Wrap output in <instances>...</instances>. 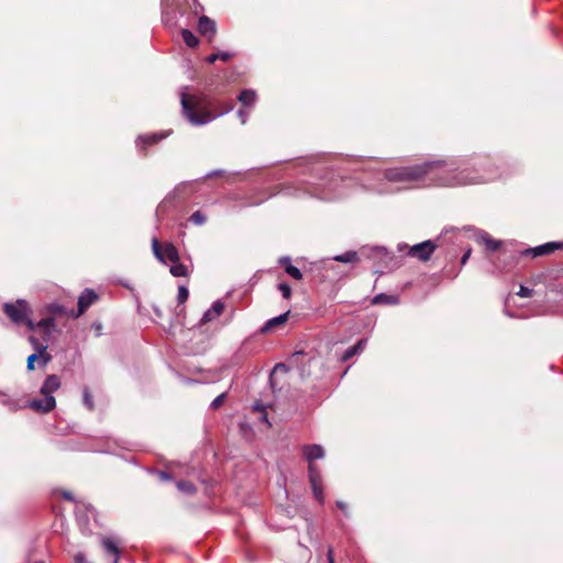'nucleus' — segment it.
<instances>
[{
  "label": "nucleus",
  "instance_id": "f257e3e1",
  "mask_svg": "<svg viewBox=\"0 0 563 563\" xmlns=\"http://www.w3.org/2000/svg\"><path fill=\"white\" fill-rule=\"evenodd\" d=\"M500 176L501 173L487 156L473 157L459 166L435 159L417 165L389 167L384 170L385 179L390 183L437 187L482 184Z\"/></svg>",
  "mask_w": 563,
  "mask_h": 563
},
{
  "label": "nucleus",
  "instance_id": "f03ea898",
  "mask_svg": "<svg viewBox=\"0 0 563 563\" xmlns=\"http://www.w3.org/2000/svg\"><path fill=\"white\" fill-rule=\"evenodd\" d=\"M180 103H181V110H183L185 118L192 125H205V124L211 122L212 120H214L218 115L228 113L233 109V103L231 101L218 114H212V112L209 111L202 104V101L198 97L190 96L186 92H181Z\"/></svg>",
  "mask_w": 563,
  "mask_h": 563
},
{
  "label": "nucleus",
  "instance_id": "7ed1b4c3",
  "mask_svg": "<svg viewBox=\"0 0 563 563\" xmlns=\"http://www.w3.org/2000/svg\"><path fill=\"white\" fill-rule=\"evenodd\" d=\"M302 452L306 460L310 462L308 473L313 496L320 504H323L324 495L322 489V477L318 467L311 464V462L314 460L322 459L324 456V450L319 444H311L303 446Z\"/></svg>",
  "mask_w": 563,
  "mask_h": 563
},
{
  "label": "nucleus",
  "instance_id": "20e7f679",
  "mask_svg": "<svg viewBox=\"0 0 563 563\" xmlns=\"http://www.w3.org/2000/svg\"><path fill=\"white\" fill-rule=\"evenodd\" d=\"M435 249H437V244L431 240H427L421 243H417L410 247L407 244H398L399 252L408 250L407 254L410 257L417 258L422 262L430 260V257L433 254V252L435 251Z\"/></svg>",
  "mask_w": 563,
  "mask_h": 563
},
{
  "label": "nucleus",
  "instance_id": "39448f33",
  "mask_svg": "<svg viewBox=\"0 0 563 563\" xmlns=\"http://www.w3.org/2000/svg\"><path fill=\"white\" fill-rule=\"evenodd\" d=\"M3 311L12 322L20 324L26 320L29 305L25 300L19 299L14 303H4Z\"/></svg>",
  "mask_w": 563,
  "mask_h": 563
},
{
  "label": "nucleus",
  "instance_id": "423d86ee",
  "mask_svg": "<svg viewBox=\"0 0 563 563\" xmlns=\"http://www.w3.org/2000/svg\"><path fill=\"white\" fill-rule=\"evenodd\" d=\"M563 249V242H548L542 245L526 249L521 252L522 256H543L553 253L556 250Z\"/></svg>",
  "mask_w": 563,
  "mask_h": 563
},
{
  "label": "nucleus",
  "instance_id": "0eeeda50",
  "mask_svg": "<svg viewBox=\"0 0 563 563\" xmlns=\"http://www.w3.org/2000/svg\"><path fill=\"white\" fill-rule=\"evenodd\" d=\"M98 299L97 294L92 289H85L78 298V310H70L69 316L78 318L81 316L96 300Z\"/></svg>",
  "mask_w": 563,
  "mask_h": 563
},
{
  "label": "nucleus",
  "instance_id": "6e6552de",
  "mask_svg": "<svg viewBox=\"0 0 563 563\" xmlns=\"http://www.w3.org/2000/svg\"><path fill=\"white\" fill-rule=\"evenodd\" d=\"M56 406L54 396L42 395L41 398L30 400L29 407L36 412L46 413L53 410Z\"/></svg>",
  "mask_w": 563,
  "mask_h": 563
},
{
  "label": "nucleus",
  "instance_id": "1a4fd4ad",
  "mask_svg": "<svg viewBox=\"0 0 563 563\" xmlns=\"http://www.w3.org/2000/svg\"><path fill=\"white\" fill-rule=\"evenodd\" d=\"M368 257L373 260H378L385 264V267L387 268H394L398 265L395 257L389 254V252L382 246H374L369 250V253L367 255Z\"/></svg>",
  "mask_w": 563,
  "mask_h": 563
},
{
  "label": "nucleus",
  "instance_id": "9d476101",
  "mask_svg": "<svg viewBox=\"0 0 563 563\" xmlns=\"http://www.w3.org/2000/svg\"><path fill=\"white\" fill-rule=\"evenodd\" d=\"M101 545L103 550L114 556L113 563H119V556H120V549H119V542L113 538L109 536H103L100 539Z\"/></svg>",
  "mask_w": 563,
  "mask_h": 563
},
{
  "label": "nucleus",
  "instance_id": "9b49d317",
  "mask_svg": "<svg viewBox=\"0 0 563 563\" xmlns=\"http://www.w3.org/2000/svg\"><path fill=\"white\" fill-rule=\"evenodd\" d=\"M29 342L34 349V353L41 355V366H45L52 360L51 355L46 353L47 344L41 342L34 335L29 336Z\"/></svg>",
  "mask_w": 563,
  "mask_h": 563
},
{
  "label": "nucleus",
  "instance_id": "f8f14e48",
  "mask_svg": "<svg viewBox=\"0 0 563 563\" xmlns=\"http://www.w3.org/2000/svg\"><path fill=\"white\" fill-rule=\"evenodd\" d=\"M60 387V379L57 375L55 374H52V375H48L42 387H41V395H48V396H53V394L58 390Z\"/></svg>",
  "mask_w": 563,
  "mask_h": 563
},
{
  "label": "nucleus",
  "instance_id": "ddd939ff",
  "mask_svg": "<svg viewBox=\"0 0 563 563\" xmlns=\"http://www.w3.org/2000/svg\"><path fill=\"white\" fill-rule=\"evenodd\" d=\"M289 311L267 320L260 329V333H269L274 328L284 324L288 320Z\"/></svg>",
  "mask_w": 563,
  "mask_h": 563
},
{
  "label": "nucleus",
  "instance_id": "4468645a",
  "mask_svg": "<svg viewBox=\"0 0 563 563\" xmlns=\"http://www.w3.org/2000/svg\"><path fill=\"white\" fill-rule=\"evenodd\" d=\"M223 309L224 303L221 300L214 301L211 308L203 313L201 318V323H207L217 319L222 313Z\"/></svg>",
  "mask_w": 563,
  "mask_h": 563
},
{
  "label": "nucleus",
  "instance_id": "2eb2a0df",
  "mask_svg": "<svg viewBox=\"0 0 563 563\" xmlns=\"http://www.w3.org/2000/svg\"><path fill=\"white\" fill-rule=\"evenodd\" d=\"M198 31L202 35L213 36L216 33V23L206 15H201L198 21Z\"/></svg>",
  "mask_w": 563,
  "mask_h": 563
},
{
  "label": "nucleus",
  "instance_id": "dca6fc26",
  "mask_svg": "<svg viewBox=\"0 0 563 563\" xmlns=\"http://www.w3.org/2000/svg\"><path fill=\"white\" fill-rule=\"evenodd\" d=\"M279 264L284 267L285 272L296 280L302 279V274L300 269L291 264V261L288 256H284L279 258Z\"/></svg>",
  "mask_w": 563,
  "mask_h": 563
},
{
  "label": "nucleus",
  "instance_id": "f3484780",
  "mask_svg": "<svg viewBox=\"0 0 563 563\" xmlns=\"http://www.w3.org/2000/svg\"><path fill=\"white\" fill-rule=\"evenodd\" d=\"M366 344H367L366 339L358 340L356 344H354L353 346H350L349 349L345 350V352L342 355V361L346 362L350 358H352L354 355L361 353L365 349Z\"/></svg>",
  "mask_w": 563,
  "mask_h": 563
},
{
  "label": "nucleus",
  "instance_id": "a211bd4d",
  "mask_svg": "<svg viewBox=\"0 0 563 563\" xmlns=\"http://www.w3.org/2000/svg\"><path fill=\"white\" fill-rule=\"evenodd\" d=\"M166 136H167V134H165V133H153L150 135L139 136V139L136 140V145L137 146L152 145V144H155V143L159 142L161 140L165 139Z\"/></svg>",
  "mask_w": 563,
  "mask_h": 563
},
{
  "label": "nucleus",
  "instance_id": "6ab92c4d",
  "mask_svg": "<svg viewBox=\"0 0 563 563\" xmlns=\"http://www.w3.org/2000/svg\"><path fill=\"white\" fill-rule=\"evenodd\" d=\"M399 302V299L397 296L394 295H387V294H378L374 296L372 299L373 305H388L394 306Z\"/></svg>",
  "mask_w": 563,
  "mask_h": 563
},
{
  "label": "nucleus",
  "instance_id": "aec40b11",
  "mask_svg": "<svg viewBox=\"0 0 563 563\" xmlns=\"http://www.w3.org/2000/svg\"><path fill=\"white\" fill-rule=\"evenodd\" d=\"M37 329L43 330L44 340H47L55 329V320L53 318H44L36 322Z\"/></svg>",
  "mask_w": 563,
  "mask_h": 563
},
{
  "label": "nucleus",
  "instance_id": "412c9836",
  "mask_svg": "<svg viewBox=\"0 0 563 563\" xmlns=\"http://www.w3.org/2000/svg\"><path fill=\"white\" fill-rule=\"evenodd\" d=\"M238 100L244 106V107H251L256 101V92L251 89L242 90L238 97Z\"/></svg>",
  "mask_w": 563,
  "mask_h": 563
},
{
  "label": "nucleus",
  "instance_id": "4be33fe9",
  "mask_svg": "<svg viewBox=\"0 0 563 563\" xmlns=\"http://www.w3.org/2000/svg\"><path fill=\"white\" fill-rule=\"evenodd\" d=\"M163 254H164V263H166V260L172 262V264L179 261L178 250L172 243H167L164 245Z\"/></svg>",
  "mask_w": 563,
  "mask_h": 563
},
{
  "label": "nucleus",
  "instance_id": "5701e85b",
  "mask_svg": "<svg viewBox=\"0 0 563 563\" xmlns=\"http://www.w3.org/2000/svg\"><path fill=\"white\" fill-rule=\"evenodd\" d=\"M479 239L481 241L486 245V247L494 252L496 250L499 249L500 244H501V241L499 240H494L492 236H489L488 233L486 232H483L481 235H479Z\"/></svg>",
  "mask_w": 563,
  "mask_h": 563
},
{
  "label": "nucleus",
  "instance_id": "b1692460",
  "mask_svg": "<svg viewBox=\"0 0 563 563\" xmlns=\"http://www.w3.org/2000/svg\"><path fill=\"white\" fill-rule=\"evenodd\" d=\"M333 260L341 263H354L358 260V254L355 251H347L343 254L334 256Z\"/></svg>",
  "mask_w": 563,
  "mask_h": 563
},
{
  "label": "nucleus",
  "instance_id": "393cba45",
  "mask_svg": "<svg viewBox=\"0 0 563 563\" xmlns=\"http://www.w3.org/2000/svg\"><path fill=\"white\" fill-rule=\"evenodd\" d=\"M169 272L175 277H186L188 276V268L181 264L179 261L176 263H173V265L169 268Z\"/></svg>",
  "mask_w": 563,
  "mask_h": 563
},
{
  "label": "nucleus",
  "instance_id": "a878e982",
  "mask_svg": "<svg viewBox=\"0 0 563 563\" xmlns=\"http://www.w3.org/2000/svg\"><path fill=\"white\" fill-rule=\"evenodd\" d=\"M181 35H183V40L187 46L195 47L198 45L199 41H198L197 36L191 31L185 29V30H183Z\"/></svg>",
  "mask_w": 563,
  "mask_h": 563
},
{
  "label": "nucleus",
  "instance_id": "bb28decb",
  "mask_svg": "<svg viewBox=\"0 0 563 563\" xmlns=\"http://www.w3.org/2000/svg\"><path fill=\"white\" fill-rule=\"evenodd\" d=\"M152 250H153V253H154L155 257L161 263H164V254H163L164 247L163 249L161 247L159 242H158V240L156 238H154L152 240Z\"/></svg>",
  "mask_w": 563,
  "mask_h": 563
},
{
  "label": "nucleus",
  "instance_id": "cd10ccee",
  "mask_svg": "<svg viewBox=\"0 0 563 563\" xmlns=\"http://www.w3.org/2000/svg\"><path fill=\"white\" fill-rule=\"evenodd\" d=\"M232 57V54L231 53H228V52H221V53H216V54H211L207 57V62L210 63V64H213L216 60L218 59H221V60H229L230 58Z\"/></svg>",
  "mask_w": 563,
  "mask_h": 563
},
{
  "label": "nucleus",
  "instance_id": "c85d7f7f",
  "mask_svg": "<svg viewBox=\"0 0 563 563\" xmlns=\"http://www.w3.org/2000/svg\"><path fill=\"white\" fill-rule=\"evenodd\" d=\"M177 488L186 494H194L196 492L195 485L188 481L177 482Z\"/></svg>",
  "mask_w": 563,
  "mask_h": 563
},
{
  "label": "nucleus",
  "instance_id": "c756f323",
  "mask_svg": "<svg viewBox=\"0 0 563 563\" xmlns=\"http://www.w3.org/2000/svg\"><path fill=\"white\" fill-rule=\"evenodd\" d=\"M190 221L196 225H202L207 221V217L201 211H195L190 216Z\"/></svg>",
  "mask_w": 563,
  "mask_h": 563
},
{
  "label": "nucleus",
  "instance_id": "7c9ffc66",
  "mask_svg": "<svg viewBox=\"0 0 563 563\" xmlns=\"http://www.w3.org/2000/svg\"><path fill=\"white\" fill-rule=\"evenodd\" d=\"M82 401H84V405L89 410H92L95 408L93 398H92V395L90 394L88 388H85L84 391H82Z\"/></svg>",
  "mask_w": 563,
  "mask_h": 563
},
{
  "label": "nucleus",
  "instance_id": "2f4dec72",
  "mask_svg": "<svg viewBox=\"0 0 563 563\" xmlns=\"http://www.w3.org/2000/svg\"><path fill=\"white\" fill-rule=\"evenodd\" d=\"M48 311L55 314H69L66 308L59 303H52L48 306Z\"/></svg>",
  "mask_w": 563,
  "mask_h": 563
},
{
  "label": "nucleus",
  "instance_id": "473e14b6",
  "mask_svg": "<svg viewBox=\"0 0 563 563\" xmlns=\"http://www.w3.org/2000/svg\"><path fill=\"white\" fill-rule=\"evenodd\" d=\"M189 297V291L186 286H179L178 287V294H177V300L181 305L184 303Z\"/></svg>",
  "mask_w": 563,
  "mask_h": 563
},
{
  "label": "nucleus",
  "instance_id": "72a5a7b5",
  "mask_svg": "<svg viewBox=\"0 0 563 563\" xmlns=\"http://www.w3.org/2000/svg\"><path fill=\"white\" fill-rule=\"evenodd\" d=\"M225 398H227V393H222V394H220L219 396H217V397L212 400V402H211V405H210V408H211V409H213V410L218 409V408L223 404V401H224V399H225Z\"/></svg>",
  "mask_w": 563,
  "mask_h": 563
},
{
  "label": "nucleus",
  "instance_id": "f704fd0d",
  "mask_svg": "<svg viewBox=\"0 0 563 563\" xmlns=\"http://www.w3.org/2000/svg\"><path fill=\"white\" fill-rule=\"evenodd\" d=\"M278 289L280 290L283 298H285V299H289L290 298V296H291V288H290L289 285H287L286 283H282V284L278 285Z\"/></svg>",
  "mask_w": 563,
  "mask_h": 563
},
{
  "label": "nucleus",
  "instance_id": "c9c22d12",
  "mask_svg": "<svg viewBox=\"0 0 563 563\" xmlns=\"http://www.w3.org/2000/svg\"><path fill=\"white\" fill-rule=\"evenodd\" d=\"M38 358L41 360V355L36 354V353H33V354H31L27 357V365H26V367H27L29 371H33L34 369V362L36 360H38Z\"/></svg>",
  "mask_w": 563,
  "mask_h": 563
},
{
  "label": "nucleus",
  "instance_id": "e433bc0d",
  "mask_svg": "<svg viewBox=\"0 0 563 563\" xmlns=\"http://www.w3.org/2000/svg\"><path fill=\"white\" fill-rule=\"evenodd\" d=\"M517 295L522 298H529L532 296V289L525 286H520V289L518 290Z\"/></svg>",
  "mask_w": 563,
  "mask_h": 563
},
{
  "label": "nucleus",
  "instance_id": "4c0bfd02",
  "mask_svg": "<svg viewBox=\"0 0 563 563\" xmlns=\"http://www.w3.org/2000/svg\"><path fill=\"white\" fill-rule=\"evenodd\" d=\"M238 115H239V118L241 119V123H242V124H245V123H246V121H247V118H249V112H247V111H245V110H243V109H240V110L238 111Z\"/></svg>",
  "mask_w": 563,
  "mask_h": 563
},
{
  "label": "nucleus",
  "instance_id": "58836bf2",
  "mask_svg": "<svg viewBox=\"0 0 563 563\" xmlns=\"http://www.w3.org/2000/svg\"><path fill=\"white\" fill-rule=\"evenodd\" d=\"M74 561L75 563H89L84 553H77Z\"/></svg>",
  "mask_w": 563,
  "mask_h": 563
},
{
  "label": "nucleus",
  "instance_id": "ea45409f",
  "mask_svg": "<svg viewBox=\"0 0 563 563\" xmlns=\"http://www.w3.org/2000/svg\"><path fill=\"white\" fill-rule=\"evenodd\" d=\"M191 1H192V5H194L192 10H194V13H195V14H198V13H199V11H202V10H203L202 5H200V3L198 2V0H191Z\"/></svg>",
  "mask_w": 563,
  "mask_h": 563
},
{
  "label": "nucleus",
  "instance_id": "a19ab883",
  "mask_svg": "<svg viewBox=\"0 0 563 563\" xmlns=\"http://www.w3.org/2000/svg\"><path fill=\"white\" fill-rule=\"evenodd\" d=\"M24 322L26 323V327L30 331H35L37 329V325L34 321H32L31 319H27L24 320Z\"/></svg>",
  "mask_w": 563,
  "mask_h": 563
},
{
  "label": "nucleus",
  "instance_id": "79ce46f5",
  "mask_svg": "<svg viewBox=\"0 0 563 563\" xmlns=\"http://www.w3.org/2000/svg\"><path fill=\"white\" fill-rule=\"evenodd\" d=\"M278 371L286 372L287 371V366L285 364H283V363H278V364H276L274 366L273 372L275 373V372H278Z\"/></svg>",
  "mask_w": 563,
  "mask_h": 563
},
{
  "label": "nucleus",
  "instance_id": "37998d69",
  "mask_svg": "<svg viewBox=\"0 0 563 563\" xmlns=\"http://www.w3.org/2000/svg\"><path fill=\"white\" fill-rule=\"evenodd\" d=\"M158 475L162 481H170L172 479V476L166 472L162 471L158 473Z\"/></svg>",
  "mask_w": 563,
  "mask_h": 563
},
{
  "label": "nucleus",
  "instance_id": "c03bdc74",
  "mask_svg": "<svg viewBox=\"0 0 563 563\" xmlns=\"http://www.w3.org/2000/svg\"><path fill=\"white\" fill-rule=\"evenodd\" d=\"M327 555H328L329 563H334L333 549L331 547L328 549Z\"/></svg>",
  "mask_w": 563,
  "mask_h": 563
},
{
  "label": "nucleus",
  "instance_id": "a18cd8bd",
  "mask_svg": "<svg viewBox=\"0 0 563 563\" xmlns=\"http://www.w3.org/2000/svg\"><path fill=\"white\" fill-rule=\"evenodd\" d=\"M470 255H471V250H467V251L464 253V255L462 256V258H461V263H462V265H464V264L467 262V260H468Z\"/></svg>",
  "mask_w": 563,
  "mask_h": 563
},
{
  "label": "nucleus",
  "instance_id": "49530a36",
  "mask_svg": "<svg viewBox=\"0 0 563 563\" xmlns=\"http://www.w3.org/2000/svg\"><path fill=\"white\" fill-rule=\"evenodd\" d=\"M336 506L343 511L346 512V505L343 501H336Z\"/></svg>",
  "mask_w": 563,
  "mask_h": 563
},
{
  "label": "nucleus",
  "instance_id": "de8ad7c7",
  "mask_svg": "<svg viewBox=\"0 0 563 563\" xmlns=\"http://www.w3.org/2000/svg\"><path fill=\"white\" fill-rule=\"evenodd\" d=\"M63 497L67 500H74V497H73L71 493H69V492H64Z\"/></svg>",
  "mask_w": 563,
  "mask_h": 563
},
{
  "label": "nucleus",
  "instance_id": "09e8293b",
  "mask_svg": "<svg viewBox=\"0 0 563 563\" xmlns=\"http://www.w3.org/2000/svg\"><path fill=\"white\" fill-rule=\"evenodd\" d=\"M1 402L3 405H8L7 395H4L2 391H0Z\"/></svg>",
  "mask_w": 563,
  "mask_h": 563
},
{
  "label": "nucleus",
  "instance_id": "8fccbe9b",
  "mask_svg": "<svg viewBox=\"0 0 563 563\" xmlns=\"http://www.w3.org/2000/svg\"><path fill=\"white\" fill-rule=\"evenodd\" d=\"M223 174V170L219 169V170H213L211 172L210 174H208V176H218V175H222Z\"/></svg>",
  "mask_w": 563,
  "mask_h": 563
},
{
  "label": "nucleus",
  "instance_id": "3c124183",
  "mask_svg": "<svg viewBox=\"0 0 563 563\" xmlns=\"http://www.w3.org/2000/svg\"><path fill=\"white\" fill-rule=\"evenodd\" d=\"M338 197H340V195H333V196L324 195L323 196L324 199H333V198H338Z\"/></svg>",
  "mask_w": 563,
  "mask_h": 563
},
{
  "label": "nucleus",
  "instance_id": "603ef678",
  "mask_svg": "<svg viewBox=\"0 0 563 563\" xmlns=\"http://www.w3.org/2000/svg\"><path fill=\"white\" fill-rule=\"evenodd\" d=\"M254 409H255V410H262V409H263V407H262L261 405L256 404V405H254Z\"/></svg>",
  "mask_w": 563,
  "mask_h": 563
}]
</instances>
